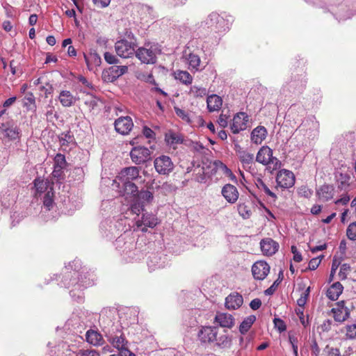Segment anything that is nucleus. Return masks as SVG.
Wrapping results in <instances>:
<instances>
[{
	"mask_svg": "<svg viewBox=\"0 0 356 356\" xmlns=\"http://www.w3.org/2000/svg\"><path fill=\"white\" fill-rule=\"evenodd\" d=\"M195 179L200 183H204L206 181V177L204 175V168L202 167L200 169H199V172L197 174L196 177Z\"/></svg>",
	"mask_w": 356,
	"mask_h": 356,
	"instance_id": "obj_61",
	"label": "nucleus"
},
{
	"mask_svg": "<svg viewBox=\"0 0 356 356\" xmlns=\"http://www.w3.org/2000/svg\"><path fill=\"white\" fill-rule=\"evenodd\" d=\"M343 287L342 284L337 282L334 283L327 291V296L332 300H336L339 296L342 293Z\"/></svg>",
	"mask_w": 356,
	"mask_h": 356,
	"instance_id": "obj_27",
	"label": "nucleus"
},
{
	"mask_svg": "<svg viewBox=\"0 0 356 356\" xmlns=\"http://www.w3.org/2000/svg\"><path fill=\"white\" fill-rule=\"evenodd\" d=\"M84 59L89 70H92L93 67L99 66L101 64V58L96 52L84 54Z\"/></svg>",
	"mask_w": 356,
	"mask_h": 356,
	"instance_id": "obj_28",
	"label": "nucleus"
},
{
	"mask_svg": "<svg viewBox=\"0 0 356 356\" xmlns=\"http://www.w3.org/2000/svg\"><path fill=\"white\" fill-rule=\"evenodd\" d=\"M248 122V115L244 112L238 113L232 119L230 124V129L233 134H238L240 131L247 128V122Z\"/></svg>",
	"mask_w": 356,
	"mask_h": 356,
	"instance_id": "obj_8",
	"label": "nucleus"
},
{
	"mask_svg": "<svg viewBox=\"0 0 356 356\" xmlns=\"http://www.w3.org/2000/svg\"><path fill=\"white\" fill-rule=\"evenodd\" d=\"M76 356H100L95 350H80Z\"/></svg>",
	"mask_w": 356,
	"mask_h": 356,
	"instance_id": "obj_58",
	"label": "nucleus"
},
{
	"mask_svg": "<svg viewBox=\"0 0 356 356\" xmlns=\"http://www.w3.org/2000/svg\"><path fill=\"white\" fill-rule=\"evenodd\" d=\"M243 302V296L237 292L232 293L225 298V307L228 309H236Z\"/></svg>",
	"mask_w": 356,
	"mask_h": 356,
	"instance_id": "obj_16",
	"label": "nucleus"
},
{
	"mask_svg": "<svg viewBox=\"0 0 356 356\" xmlns=\"http://www.w3.org/2000/svg\"><path fill=\"white\" fill-rule=\"evenodd\" d=\"M215 169L221 172L223 175L228 177L231 181H237L236 177L232 171L221 161L217 160L213 162Z\"/></svg>",
	"mask_w": 356,
	"mask_h": 356,
	"instance_id": "obj_23",
	"label": "nucleus"
},
{
	"mask_svg": "<svg viewBox=\"0 0 356 356\" xmlns=\"http://www.w3.org/2000/svg\"><path fill=\"white\" fill-rule=\"evenodd\" d=\"M238 211L243 219H248L252 216L250 202H240L238 204Z\"/></svg>",
	"mask_w": 356,
	"mask_h": 356,
	"instance_id": "obj_31",
	"label": "nucleus"
},
{
	"mask_svg": "<svg viewBox=\"0 0 356 356\" xmlns=\"http://www.w3.org/2000/svg\"><path fill=\"white\" fill-rule=\"evenodd\" d=\"M267 130L263 126H258L251 133V140L253 143L261 144L266 138Z\"/></svg>",
	"mask_w": 356,
	"mask_h": 356,
	"instance_id": "obj_19",
	"label": "nucleus"
},
{
	"mask_svg": "<svg viewBox=\"0 0 356 356\" xmlns=\"http://www.w3.org/2000/svg\"><path fill=\"white\" fill-rule=\"evenodd\" d=\"M346 236L351 241L356 240V221L348 225L346 229Z\"/></svg>",
	"mask_w": 356,
	"mask_h": 356,
	"instance_id": "obj_49",
	"label": "nucleus"
},
{
	"mask_svg": "<svg viewBox=\"0 0 356 356\" xmlns=\"http://www.w3.org/2000/svg\"><path fill=\"white\" fill-rule=\"evenodd\" d=\"M257 188L266 195L270 197L274 201L277 199V195L273 192L268 184L261 178H257L254 181Z\"/></svg>",
	"mask_w": 356,
	"mask_h": 356,
	"instance_id": "obj_24",
	"label": "nucleus"
},
{
	"mask_svg": "<svg viewBox=\"0 0 356 356\" xmlns=\"http://www.w3.org/2000/svg\"><path fill=\"white\" fill-rule=\"evenodd\" d=\"M221 194L228 203L234 204L239 197L237 188L231 184H226L221 189Z\"/></svg>",
	"mask_w": 356,
	"mask_h": 356,
	"instance_id": "obj_12",
	"label": "nucleus"
},
{
	"mask_svg": "<svg viewBox=\"0 0 356 356\" xmlns=\"http://www.w3.org/2000/svg\"><path fill=\"white\" fill-rule=\"evenodd\" d=\"M229 119V115L224 114L222 111L218 119V123L222 128H225L228 125Z\"/></svg>",
	"mask_w": 356,
	"mask_h": 356,
	"instance_id": "obj_56",
	"label": "nucleus"
},
{
	"mask_svg": "<svg viewBox=\"0 0 356 356\" xmlns=\"http://www.w3.org/2000/svg\"><path fill=\"white\" fill-rule=\"evenodd\" d=\"M136 44L134 42H129L127 40H120L115 42V49L117 54L124 58H129L134 54Z\"/></svg>",
	"mask_w": 356,
	"mask_h": 356,
	"instance_id": "obj_4",
	"label": "nucleus"
},
{
	"mask_svg": "<svg viewBox=\"0 0 356 356\" xmlns=\"http://www.w3.org/2000/svg\"><path fill=\"white\" fill-rule=\"evenodd\" d=\"M175 77L185 85H190L193 81L192 76L187 71L177 70L175 72Z\"/></svg>",
	"mask_w": 356,
	"mask_h": 356,
	"instance_id": "obj_32",
	"label": "nucleus"
},
{
	"mask_svg": "<svg viewBox=\"0 0 356 356\" xmlns=\"http://www.w3.org/2000/svg\"><path fill=\"white\" fill-rule=\"evenodd\" d=\"M161 51L160 46L157 43L148 42L136 51V56L143 63L154 64L156 62V56Z\"/></svg>",
	"mask_w": 356,
	"mask_h": 356,
	"instance_id": "obj_1",
	"label": "nucleus"
},
{
	"mask_svg": "<svg viewBox=\"0 0 356 356\" xmlns=\"http://www.w3.org/2000/svg\"><path fill=\"white\" fill-rule=\"evenodd\" d=\"M0 131L5 133V136L10 140H15L20 138V130L13 122Z\"/></svg>",
	"mask_w": 356,
	"mask_h": 356,
	"instance_id": "obj_21",
	"label": "nucleus"
},
{
	"mask_svg": "<svg viewBox=\"0 0 356 356\" xmlns=\"http://www.w3.org/2000/svg\"><path fill=\"white\" fill-rule=\"evenodd\" d=\"M332 312L334 314V320L338 322L345 321L350 316V310L348 307H345V302L343 300L338 302L337 307L332 309Z\"/></svg>",
	"mask_w": 356,
	"mask_h": 356,
	"instance_id": "obj_13",
	"label": "nucleus"
},
{
	"mask_svg": "<svg viewBox=\"0 0 356 356\" xmlns=\"http://www.w3.org/2000/svg\"><path fill=\"white\" fill-rule=\"evenodd\" d=\"M255 321L256 316L254 315H251L245 318L239 326L240 332L243 334L246 333Z\"/></svg>",
	"mask_w": 356,
	"mask_h": 356,
	"instance_id": "obj_34",
	"label": "nucleus"
},
{
	"mask_svg": "<svg viewBox=\"0 0 356 356\" xmlns=\"http://www.w3.org/2000/svg\"><path fill=\"white\" fill-rule=\"evenodd\" d=\"M291 252L293 254V260L296 262H300L302 260L301 254L298 251L295 245L291 246Z\"/></svg>",
	"mask_w": 356,
	"mask_h": 356,
	"instance_id": "obj_62",
	"label": "nucleus"
},
{
	"mask_svg": "<svg viewBox=\"0 0 356 356\" xmlns=\"http://www.w3.org/2000/svg\"><path fill=\"white\" fill-rule=\"evenodd\" d=\"M334 189L331 185L323 184L316 189V195L319 200L327 202L334 197Z\"/></svg>",
	"mask_w": 356,
	"mask_h": 356,
	"instance_id": "obj_18",
	"label": "nucleus"
},
{
	"mask_svg": "<svg viewBox=\"0 0 356 356\" xmlns=\"http://www.w3.org/2000/svg\"><path fill=\"white\" fill-rule=\"evenodd\" d=\"M273 323L275 325V327L277 328V330L282 332L286 330V326L283 320L279 318H275L273 320Z\"/></svg>",
	"mask_w": 356,
	"mask_h": 356,
	"instance_id": "obj_57",
	"label": "nucleus"
},
{
	"mask_svg": "<svg viewBox=\"0 0 356 356\" xmlns=\"http://www.w3.org/2000/svg\"><path fill=\"white\" fill-rule=\"evenodd\" d=\"M123 186L124 191L126 193L130 194L136 197L138 190L137 186L132 181H123L121 182Z\"/></svg>",
	"mask_w": 356,
	"mask_h": 356,
	"instance_id": "obj_39",
	"label": "nucleus"
},
{
	"mask_svg": "<svg viewBox=\"0 0 356 356\" xmlns=\"http://www.w3.org/2000/svg\"><path fill=\"white\" fill-rule=\"evenodd\" d=\"M289 341L292 346L293 354L295 356H298V339L294 336H289Z\"/></svg>",
	"mask_w": 356,
	"mask_h": 356,
	"instance_id": "obj_60",
	"label": "nucleus"
},
{
	"mask_svg": "<svg viewBox=\"0 0 356 356\" xmlns=\"http://www.w3.org/2000/svg\"><path fill=\"white\" fill-rule=\"evenodd\" d=\"M188 65L191 68L195 69V70H199V67L200 65V58L199 56L191 53L188 56Z\"/></svg>",
	"mask_w": 356,
	"mask_h": 356,
	"instance_id": "obj_43",
	"label": "nucleus"
},
{
	"mask_svg": "<svg viewBox=\"0 0 356 356\" xmlns=\"http://www.w3.org/2000/svg\"><path fill=\"white\" fill-rule=\"evenodd\" d=\"M265 165L266 166V170L270 174H273L275 170L280 168L282 163L277 157L273 156L270 160V162Z\"/></svg>",
	"mask_w": 356,
	"mask_h": 356,
	"instance_id": "obj_42",
	"label": "nucleus"
},
{
	"mask_svg": "<svg viewBox=\"0 0 356 356\" xmlns=\"http://www.w3.org/2000/svg\"><path fill=\"white\" fill-rule=\"evenodd\" d=\"M217 331V326H202L198 331L197 338L202 343H213Z\"/></svg>",
	"mask_w": 356,
	"mask_h": 356,
	"instance_id": "obj_5",
	"label": "nucleus"
},
{
	"mask_svg": "<svg viewBox=\"0 0 356 356\" xmlns=\"http://www.w3.org/2000/svg\"><path fill=\"white\" fill-rule=\"evenodd\" d=\"M58 100L63 107H70L74 104L76 98L70 91L63 90L60 92Z\"/></svg>",
	"mask_w": 356,
	"mask_h": 356,
	"instance_id": "obj_20",
	"label": "nucleus"
},
{
	"mask_svg": "<svg viewBox=\"0 0 356 356\" xmlns=\"http://www.w3.org/2000/svg\"><path fill=\"white\" fill-rule=\"evenodd\" d=\"M273 149L268 146H262L258 151L256 156V161L262 164L267 165L270 162V160L273 157Z\"/></svg>",
	"mask_w": 356,
	"mask_h": 356,
	"instance_id": "obj_15",
	"label": "nucleus"
},
{
	"mask_svg": "<svg viewBox=\"0 0 356 356\" xmlns=\"http://www.w3.org/2000/svg\"><path fill=\"white\" fill-rule=\"evenodd\" d=\"M34 188H35V195H40L44 193L49 187V181L38 177L33 181Z\"/></svg>",
	"mask_w": 356,
	"mask_h": 356,
	"instance_id": "obj_29",
	"label": "nucleus"
},
{
	"mask_svg": "<svg viewBox=\"0 0 356 356\" xmlns=\"http://www.w3.org/2000/svg\"><path fill=\"white\" fill-rule=\"evenodd\" d=\"M276 186L275 188L276 190L278 188L282 189L289 188L295 184L296 177L292 171L286 169H282L277 173L276 177Z\"/></svg>",
	"mask_w": 356,
	"mask_h": 356,
	"instance_id": "obj_2",
	"label": "nucleus"
},
{
	"mask_svg": "<svg viewBox=\"0 0 356 356\" xmlns=\"http://www.w3.org/2000/svg\"><path fill=\"white\" fill-rule=\"evenodd\" d=\"M84 104L87 106L88 110L91 111L97 105V99L93 95L88 92L83 97Z\"/></svg>",
	"mask_w": 356,
	"mask_h": 356,
	"instance_id": "obj_35",
	"label": "nucleus"
},
{
	"mask_svg": "<svg viewBox=\"0 0 356 356\" xmlns=\"http://www.w3.org/2000/svg\"><path fill=\"white\" fill-rule=\"evenodd\" d=\"M351 271V267L348 264H343L340 267L339 277L341 280H346Z\"/></svg>",
	"mask_w": 356,
	"mask_h": 356,
	"instance_id": "obj_46",
	"label": "nucleus"
},
{
	"mask_svg": "<svg viewBox=\"0 0 356 356\" xmlns=\"http://www.w3.org/2000/svg\"><path fill=\"white\" fill-rule=\"evenodd\" d=\"M143 134L147 138H149V139L155 138V133L150 128H149L147 127H143Z\"/></svg>",
	"mask_w": 356,
	"mask_h": 356,
	"instance_id": "obj_63",
	"label": "nucleus"
},
{
	"mask_svg": "<svg viewBox=\"0 0 356 356\" xmlns=\"http://www.w3.org/2000/svg\"><path fill=\"white\" fill-rule=\"evenodd\" d=\"M238 158L243 166L250 165L254 161V156L252 153L248 152L245 150H238L237 152Z\"/></svg>",
	"mask_w": 356,
	"mask_h": 356,
	"instance_id": "obj_30",
	"label": "nucleus"
},
{
	"mask_svg": "<svg viewBox=\"0 0 356 356\" xmlns=\"http://www.w3.org/2000/svg\"><path fill=\"white\" fill-rule=\"evenodd\" d=\"M214 323H217L222 327L230 329L234 325V318L227 313H217Z\"/></svg>",
	"mask_w": 356,
	"mask_h": 356,
	"instance_id": "obj_17",
	"label": "nucleus"
},
{
	"mask_svg": "<svg viewBox=\"0 0 356 356\" xmlns=\"http://www.w3.org/2000/svg\"><path fill=\"white\" fill-rule=\"evenodd\" d=\"M310 291V288L308 287L304 292L302 293L300 297L298 299L297 303L300 307H304L307 302L309 294Z\"/></svg>",
	"mask_w": 356,
	"mask_h": 356,
	"instance_id": "obj_54",
	"label": "nucleus"
},
{
	"mask_svg": "<svg viewBox=\"0 0 356 356\" xmlns=\"http://www.w3.org/2000/svg\"><path fill=\"white\" fill-rule=\"evenodd\" d=\"M214 337L213 343L218 348L225 349L230 347L232 338L226 330H220L218 327L217 334Z\"/></svg>",
	"mask_w": 356,
	"mask_h": 356,
	"instance_id": "obj_9",
	"label": "nucleus"
},
{
	"mask_svg": "<svg viewBox=\"0 0 356 356\" xmlns=\"http://www.w3.org/2000/svg\"><path fill=\"white\" fill-rule=\"evenodd\" d=\"M115 129L122 135L128 134L134 127L132 119L129 116L120 117L115 121Z\"/></svg>",
	"mask_w": 356,
	"mask_h": 356,
	"instance_id": "obj_10",
	"label": "nucleus"
},
{
	"mask_svg": "<svg viewBox=\"0 0 356 356\" xmlns=\"http://www.w3.org/2000/svg\"><path fill=\"white\" fill-rule=\"evenodd\" d=\"M165 141L167 145L172 146L173 149H175V145L181 144L184 140L179 134L172 131H169L165 134Z\"/></svg>",
	"mask_w": 356,
	"mask_h": 356,
	"instance_id": "obj_26",
	"label": "nucleus"
},
{
	"mask_svg": "<svg viewBox=\"0 0 356 356\" xmlns=\"http://www.w3.org/2000/svg\"><path fill=\"white\" fill-rule=\"evenodd\" d=\"M11 122L13 121L10 120L9 117L8 116V113H6V109L0 111V131L2 129L6 127V126L10 124Z\"/></svg>",
	"mask_w": 356,
	"mask_h": 356,
	"instance_id": "obj_45",
	"label": "nucleus"
},
{
	"mask_svg": "<svg viewBox=\"0 0 356 356\" xmlns=\"http://www.w3.org/2000/svg\"><path fill=\"white\" fill-rule=\"evenodd\" d=\"M130 156L132 161L139 165L145 163L149 159L150 151L148 148L143 146L135 147L131 149Z\"/></svg>",
	"mask_w": 356,
	"mask_h": 356,
	"instance_id": "obj_7",
	"label": "nucleus"
},
{
	"mask_svg": "<svg viewBox=\"0 0 356 356\" xmlns=\"http://www.w3.org/2000/svg\"><path fill=\"white\" fill-rule=\"evenodd\" d=\"M111 343L119 350L127 345L128 341L123 335L115 336L109 340Z\"/></svg>",
	"mask_w": 356,
	"mask_h": 356,
	"instance_id": "obj_37",
	"label": "nucleus"
},
{
	"mask_svg": "<svg viewBox=\"0 0 356 356\" xmlns=\"http://www.w3.org/2000/svg\"><path fill=\"white\" fill-rule=\"evenodd\" d=\"M261 250L266 256H272L277 252L279 244L270 238H264L260 242Z\"/></svg>",
	"mask_w": 356,
	"mask_h": 356,
	"instance_id": "obj_14",
	"label": "nucleus"
},
{
	"mask_svg": "<svg viewBox=\"0 0 356 356\" xmlns=\"http://www.w3.org/2000/svg\"><path fill=\"white\" fill-rule=\"evenodd\" d=\"M325 354L327 356H341L339 348L330 347L328 345L325 346L321 356H323Z\"/></svg>",
	"mask_w": 356,
	"mask_h": 356,
	"instance_id": "obj_48",
	"label": "nucleus"
},
{
	"mask_svg": "<svg viewBox=\"0 0 356 356\" xmlns=\"http://www.w3.org/2000/svg\"><path fill=\"white\" fill-rule=\"evenodd\" d=\"M86 338L89 343L95 346H101L104 342L102 335L97 331L91 329L86 332Z\"/></svg>",
	"mask_w": 356,
	"mask_h": 356,
	"instance_id": "obj_22",
	"label": "nucleus"
},
{
	"mask_svg": "<svg viewBox=\"0 0 356 356\" xmlns=\"http://www.w3.org/2000/svg\"><path fill=\"white\" fill-rule=\"evenodd\" d=\"M54 189L53 187H50V190L47 192L44 197L43 204L48 210H50L54 203Z\"/></svg>",
	"mask_w": 356,
	"mask_h": 356,
	"instance_id": "obj_41",
	"label": "nucleus"
},
{
	"mask_svg": "<svg viewBox=\"0 0 356 356\" xmlns=\"http://www.w3.org/2000/svg\"><path fill=\"white\" fill-rule=\"evenodd\" d=\"M207 108L210 112L218 111L222 104V99L217 95H211L207 99Z\"/></svg>",
	"mask_w": 356,
	"mask_h": 356,
	"instance_id": "obj_25",
	"label": "nucleus"
},
{
	"mask_svg": "<svg viewBox=\"0 0 356 356\" xmlns=\"http://www.w3.org/2000/svg\"><path fill=\"white\" fill-rule=\"evenodd\" d=\"M40 90L44 92L45 97H48V96L53 92L54 88L51 85L47 83L46 86H41Z\"/></svg>",
	"mask_w": 356,
	"mask_h": 356,
	"instance_id": "obj_64",
	"label": "nucleus"
},
{
	"mask_svg": "<svg viewBox=\"0 0 356 356\" xmlns=\"http://www.w3.org/2000/svg\"><path fill=\"white\" fill-rule=\"evenodd\" d=\"M24 106H26L29 110H33L35 108V99L33 93H29L24 97Z\"/></svg>",
	"mask_w": 356,
	"mask_h": 356,
	"instance_id": "obj_44",
	"label": "nucleus"
},
{
	"mask_svg": "<svg viewBox=\"0 0 356 356\" xmlns=\"http://www.w3.org/2000/svg\"><path fill=\"white\" fill-rule=\"evenodd\" d=\"M346 337L348 339H356V323L346 326Z\"/></svg>",
	"mask_w": 356,
	"mask_h": 356,
	"instance_id": "obj_55",
	"label": "nucleus"
},
{
	"mask_svg": "<svg viewBox=\"0 0 356 356\" xmlns=\"http://www.w3.org/2000/svg\"><path fill=\"white\" fill-rule=\"evenodd\" d=\"M189 95L194 98L203 97L207 95L205 88L193 86L190 88Z\"/></svg>",
	"mask_w": 356,
	"mask_h": 356,
	"instance_id": "obj_40",
	"label": "nucleus"
},
{
	"mask_svg": "<svg viewBox=\"0 0 356 356\" xmlns=\"http://www.w3.org/2000/svg\"><path fill=\"white\" fill-rule=\"evenodd\" d=\"M142 218L145 222V227H149L151 228L155 227L159 222L156 216L152 213H145L142 215Z\"/></svg>",
	"mask_w": 356,
	"mask_h": 356,
	"instance_id": "obj_36",
	"label": "nucleus"
},
{
	"mask_svg": "<svg viewBox=\"0 0 356 356\" xmlns=\"http://www.w3.org/2000/svg\"><path fill=\"white\" fill-rule=\"evenodd\" d=\"M127 70H128V67L125 65H123V66L114 65V66L111 67L108 70V72L110 74H111L113 76L111 81H113V79L125 74L127 72Z\"/></svg>",
	"mask_w": 356,
	"mask_h": 356,
	"instance_id": "obj_38",
	"label": "nucleus"
},
{
	"mask_svg": "<svg viewBox=\"0 0 356 356\" xmlns=\"http://www.w3.org/2000/svg\"><path fill=\"white\" fill-rule=\"evenodd\" d=\"M135 197H136L137 201L143 203L145 205V204L152 202L154 198V195L153 193L149 191L141 190L140 191L138 192Z\"/></svg>",
	"mask_w": 356,
	"mask_h": 356,
	"instance_id": "obj_33",
	"label": "nucleus"
},
{
	"mask_svg": "<svg viewBox=\"0 0 356 356\" xmlns=\"http://www.w3.org/2000/svg\"><path fill=\"white\" fill-rule=\"evenodd\" d=\"M145 205L143 203L137 201L131 204V212L139 216L141 211H144Z\"/></svg>",
	"mask_w": 356,
	"mask_h": 356,
	"instance_id": "obj_51",
	"label": "nucleus"
},
{
	"mask_svg": "<svg viewBox=\"0 0 356 356\" xmlns=\"http://www.w3.org/2000/svg\"><path fill=\"white\" fill-rule=\"evenodd\" d=\"M270 269V267L266 261H257L252 266L253 277L257 280H264L268 275Z\"/></svg>",
	"mask_w": 356,
	"mask_h": 356,
	"instance_id": "obj_6",
	"label": "nucleus"
},
{
	"mask_svg": "<svg viewBox=\"0 0 356 356\" xmlns=\"http://www.w3.org/2000/svg\"><path fill=\"white\" fill-rule=\"evenodd\" d=\"M323 257V255H321L316 258L312 259L309 262L308 268L311 270H316L320 265L321 260Z\"/></svg>",
	"mask_w": 356,
	"mask_h": 356,
	"instance_id": "obj_52",
	"label": "nucleus"
},
{
	"mask_svg": "<svg viewBox=\"0 0 356 356\" xmlns=\"http://www.w3.org/2000/svg\"><path fill=\"white\" fill-rule=\"evenodd\" d=\"M174 109H175V112L176 115L178 117H179L180 118H181L183 120L186 121V122H191V119H190L189 115L186 111H185L184 110H183L181 108L177 107V106H175Z\"/></svg>",
	"mask_w": 356,
	"mask_h": 356,
	"instance_id": "obj_53",
	"label": "nucleus"
},
{
	"mask_svg": "<svg viewBox=\"0 0 356 356\" xmlns=\"http://www.w3.org/2000/svg\"><path fill=\"white\" fill-rule=\"evenodd\" d=\"M139 168L138 167L131 166L124 168L117 176V179L120 182L132 181L136 179L141 178V177L139 176Z\"/></svg>",
	"mask_w": 356,
	"mask_h": 356,
	"instance_id": "obj_11",
	"label": "nucleus"
},
{
	"mask_svg": "<svg viewBox=\"0 0 356 356\" xmlns=\"http://www.w3.org/2000/svg\"><path fill=\"white\" fill-rule=\"evenodd\" d=\"M156 171L162 175H168L174 169V163L170 156L161 155L154 161Z\"/></svg>",
	"mask_w": 356,
	"mask_h": 356,
	"instance_id": "obj_3",
	"label": "nucleus"
},
{
	"mask_svg": "<svg viewBox=\"0 0 356 356\" xmlns=\"http://www.w3.org/2000/svg\"><path fill=\"white\" fill-rule=\"evenodd\" d=\"M67 162L65 160V157L63 154H57L54 157V166L57 168H65L66 167Z\"/></svg>",
	"mask_w": 356,
	"mask_h": 356,
	"instance_id": "obj_47",
	"label": "nucleus"
},
{
	"mask_svg": "<svg viewBox=\"0 0 356 356\" xmlns=\"http://www.w3.org/2000/svg\"><path fill=\"white\" fill-rule=\"evenodd\" d=\"M298 194L300 197L310 198L313 194V191L307 186H302L298 189Z\"/></svg>",
	"mask_w": 356,
	"mask_h": 356,
	"instance_id": "obj_50",
	"label": "nucleus"
},
{
	"mask_svg": "<svg viewBox=\"0 0 356 356\" xmlns=\"http://www.w3.org/2000/svg\"><path fill=\"white\" fill-rule=\"evenodd\" d=\"M104 57L105 60L108 64H116L118 63V59L115 57V56H114L111 53L105 52Z\"/></svg>",
	"mask_w": 356,
	"mask_h": 356,
	"instance_id": "obj_59",
	"label": "nucleus"
}]
</instances>
